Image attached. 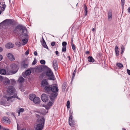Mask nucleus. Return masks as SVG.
<instances>
[{"label": "nucleus", "mask_w": 130, "mask_h": 130, "mask_svg": "<svg viewBox=\"0 0 130 130\" xmlns=\"http://www.w3.org/2000/svg\"><path fill=\"white\" fill-rule=\"evenodd\" d=\"M7 92L8 94L12 95L15 93V90L13 86H10L8 88Z\"/></svg>", "instance_id": "obj_8"}, {"label": "nucleus", "mask_w": 130, "mask_h": 130, "mask_svg": "<svg viewBox=\"0 0 130 130\" xmlns=\"http://www.w3.org/2000/svg\"><path fill=\"white\" fill-rule=\"evenodd\" d=\"M33 102L35 104H39L40 102V99L38 97H36L34 99Z\"/></svg>", "instance_id": "obj_19"}, {"label": "nucleus", "mask_w": 130, "mask_h": 130, "mask_svg": "<svg viewBox=\"0 0 130 130\" xmlns=\"http://www.w3.org/2000/svg\"><path fill=\"white\" fill-rule=\"evenodd\" d=\"M76 70H75L74 71L73 74H72V81L73 80L74 78V77L75 75V74L76 72Z\"/></svg>", "instance_id": "obj_29"}, {"label": "nucleus", "mask_w": 130, "mask_h": 130, "mask_svg": "<svg viewBox=\"0 0 130 130\" xmlns=\"http://www.w3.org/2000/svg\"><path fill=\"white\" fill-rule=\"evenodd\" d=\"M14 44L10 43H7L6 45V47L8 48H12L14 47Z\"/></svg>", "instance_id": "obj_18"}, {"label": "nucleus", "mask_w": 130, "mask_h": 130, "mask_svg": "<svg viewBox=\"0 0 130 130\" xmlns=\"http://www.w3.org/2000/svg\"><path fill=\"white\" fill-rule=\"evenodd\" d=\"M3 59V56L2 55H0V61H1Z\"/></svg>", "instance_id": "obj_50"}, {"label": "nucleus", "mask_w": 130, "mask_h": 130, "mask_svg": "<svg viewBox=\"0 0 130 130\" xmlns=\"http://www.w3.org/2000/svg\"><path fill=\"white\" fill-rule=\"evenodd\" d=\"M117 65L119 68H122L123 67V64L121 63H117Z\"/></svg>", "instance_id": "obj_33"}, {"label": "nucleus", "mask_w": 130, "mask_h": 130, "mask_svg": "<svg viewBox=\"0 0 130 130\" xmlns=\"http://www.w3.org/2000/svg\"><path fill=\"white\" fill-rule=\"evenodd\" d=\"M52 104H53L52 102L51 101H50V102H49L47 103V105L48 106L50 107L52 105Z\"/></svg>", "instance_id": "obj_41"}, {"label": "nucleus", "mask_w": 130, "mask_h": 130, "mask_svg": "<svg viewBox=\"0 0 130 130\" xmlns=\"http://www.w3.org/2000/svg\"><path fill=\"white\" fill-rule=\"evenodd\" d=\"M88 60L90 62H93L94 61V60L91 56H89L88 58Z\"/></svg>", "instance_id": "obj_24"}, {"label": "nucleus", "mask_w": 130, "mask_h": 130, "mask_svg": "<svg viewBox=\"0 0 130 130\" xmlns=\"http://www.w3.org/2000/svg\"><path fill=\"white\" fill-rule=\"evenodd\" d=\"M52 63L53 67L55 70L56 71L58 69V67L57 60L55 59L53 60V61Z\"/></svg>", "instance_id": "obj_14"}, {"label": "nucleus", "mask_w": 130, "mask_h": 130, "mask_svg": "<svg viewBox=\"0 0 130 130\" xmlns=\"http://www.w3.org/2000/svg\"><path fill=\"white\" fill-rule=\"evenodd\" d=\"M36 63V62L35 61V60H34V61L32 62V65H34V64H35Z\"/></svg>", "instance_id": "obj_47"}, {"label": "nucleus", "mask_w": 130, "mask_h": 130, "mask_svg": "<svg viewBox=\"0 0 130 130\" xmlns=\"http://www.w3.org/2000/svg\"><path fill=\"white\" fill-rule=\"evenodd\" d=\"M127 72L129 75H130V70L128 69H127Z\"/></svg>", "instance_id": "obj_46"}, {"label": "nucleus", "mask_w": 130, "mask_h": 130, "mask_svg": "<svg viewBox=\"0 0 130 130\" xmlns=\"http://www.w3.org/2000/svg\"><path fill=\"white\" fill-rule=\"evenodd\" d=\"M29 51L28 50H27L25 52V54L26 55H27L29 54Z\"/></svg>", "instance_id": "obj_45"}, {"label": "nucleus", "mask_w": 130, "mask_h": 130, "mask_svg": "<svg viewBox=\"0 0 130 130\" xmlns=\"http://www.w3.org/2000/svg\"><path fill=\"white\" fill-rule=\"evenodd\" d=\"M27 61V60H23L22 62L23 63V66L24 68H26L28 66V63L26 61Z\"/></svg>", "instance_id": "obj_20"}, {"label": "nucleus", "mask_w": 130, "mask_h": 130, "mask_svg": "<svg viewBox=\"0 0 130 130\" xmlns=\"http://www.w3.org/2000/svg\"><path fill=\"white\" fill-rule=\"evenodd\" d=\"M3 130H9L8 129L6 128L5 127L3 128Z\"/></svg>", "instance_id": "obj_51"}, {"label": "nucleus", "mask_w": 130, "mask_h": 130, "mask_svg": "<svg viewBox=\"0 0 130 130\" xmlns=\"http://www.w3.org/2000/svg\"><path fill=\"white\" fill-rule=\"evenodd\" d=\"M45 119L43 117L41 118L38 124L35 127L36 130H42L44 125Z\"/></svg>", "instance_id": "obj_3"}, {"label": "nucleus", "mask_w": 130, "mask_h": 130, "mask_svg": "<svg viewBox=\"0 0 130 130\" xmlns=\"http://www.w3.org/2000/svg\"><path fill=\"white\" fill-rule=\"evenodd\" d=\"M122 129V130H126V129L124 128H123Z\"/></svg>", "instance_id": "obj_60"}, {"label": "nucleus", "mask_w": 130, "mask_h": 130, "mask_svg": "<svg viewBox=\"0 0 130 130\" xmlns=\"http://www.w3.org/2000/svg\"><path fill=\"white\" fill-rule=\"evenodd\" d=\"M35 95L34 94H30L29 96V99L31 101H34V99L35 98Z\"/></svg>", "instance_id": "obj_22"}, {"label": "nucleus", "mask_w": 130, "mask_h": 130, "mask_svg": "<svg viewBox=\"0 0 130 130\" xmlns=\"http://www.w3.org/2000/svg\"><path fill=\"white\" fill-rule=\"evenodd\" d=\"M0 74L3 75H9L10 73L5 69H2L0 70Z\"/></svg>", "instance_id": "obj_11"}, {"label": "nucleus", "mask_w": 130, "mask_h": 130, "mask_svg": "<svg viewBox=\"0 0 130 130\" xmlns=\"http://www.w3.org/2000/svg\"><path fill=\"white\" fill-rule=\"evenodd\" d=\"M22 130H26L25 129H22Z\"/></svg>", "instance_id": "obj_64"}, {"label": "nucleus", "mask_w": 130, "mask_h": 130, "mask_svg": "<svg viewBox=\"0 0 130 130\" xmlns=\"http://www.w3.org/2000/svg\"><path fill=\"white\" fill-rule=\"evenodd\" d=\"M7 56L8 58L11 61H13L15 60L14 57L11 53H8L7 54Z\"/></svg>", "instance_id": "obj_15"}, {"label": "nucleus", "mask_w": 130, "mask_h": 130, "mask_svg": "<svg viewBox=\"0 0 130 130\" xmlns=\"http://www.w3.org/2000/svg\"><path fill=\"white\" fill-rule=\"evenodd\" d=\"M127 11H128V12H129V13H130V7H129L128 10H127Z\"/></svg>", "instance_id": "obj_52"}, {"label": "nucleus", "mask_w": 130, "mask_h": 130, "mask_svg": "<svg viewBox=\"0 0 130 130\" xmlns=\"http://www.w3.org/2000/svg\"><path fill=\"white\" fill-rule=\"evenodd\" d=\"M3 51V49L1 47H0V52Z\"/></svg>", "instance_id": "obj_53"}, {"label": "nucleus", "mask_w": 130, "mask_h": 130, "mask_svg": "<svg viewBox=\"0 0 130 130\" xmlns=\"http://www.w3.org/2000/svg\"><path fill=\"white\" fill-rule=\"evenodd\" d=\"M46 74L48 77V79L51 80H54V76L52 71L51 70H48L46 73Z\"/></svg>", "instance_id": "obj_6"}, {"label": "nucleus", "mask_w": 130, "mask_h": 130, "mask_svg": "<svg viewBox=\"0 0 130 130\" xmlns=\"http://www.w3.org/2000/svg\"><path fill=\"white\" fill-rule=\"evenodd\" d=\"M66 51V46H63L62 49V52H65Z\"/></svg>", "instance_id": "obj_36"}, {"label": "nucleus", "mask_w": 130, "mask_h": 130, "mask_svg": "<svg viewBox=\"0 0 130 130\" xmlns=\"http://www.w3.org/2000/svg\"><path fill=\"white\" fill-rule=\"evenodd\" d=\"M42 41H45L43 37H42Z\"/></svg>", "instance_id": "obj_59"}, {"label": "nucleus", "mask_w": 130, "mask_h": 130, "mask_svg": "<svg viewBox=\"0 0 130 130\" xmlns=\"http://www.w3.org/2000/svg\"><path fill=\"white\" fill-rule=\"evenodd\" d=\"M55 42H52L51 43V45L52 46H53L55 45Z\"/></svg>", "instance_id": "obj_44"}, {"label": "nucleus", "mask_w": 130, "mask_h": 130, "mask_svg": "<svg viewBox=\"0 0 130 130\" xmlns=\"http://www.w3.org/2000/svg\"><path fill=\"white\" fill-rule=\"evenodd\" d=\"M34 54L36 56H37V52L36 51H35L34 52Z\"/></svg>", "instance_id": "obj_48"}, {"label": "nucleus", "mask_w": 130, "mask_h": 130, "mask_svg": "<svg viewBox=\"0 0 130 130\" xmlns=\"http://www.w3.org/2000/svg\"><path fill=\"white\" fill-rule=\"evenodd\" d=\"M71 45L72 47V48L73 50H74L75 49V47L73 43H71Z\"/></svg>", "instance_id": "obj_40"}, {"label": "nucleus", "mask_w": 130, "mask_h": 130, "mask_svg": "<svg viewBox=\"0 0 130 130\" xmlns=\"http://www.w3.org/2000/svg\"><path fill=\"white\" fill-rule=\"evenodd\" d=\"M13 32L20 35L19 38L20 40H22L23 42L22 44L23 45L27 43V40L26 39H23L24 38V36L27 37L28 36L27 33V30L25 27L21 25H18L13 29Z\"/></svg>", "instance_id": "obj_1"}, {"label": "nucleus", "mask_w": 130, "mask_h": 130, "mask_svg": "<svg viewBox=\"0 0 130 130\" xmlns=\"http://www.w3.org/2000/svg\"><path fill=\"white\" fill-rule=\"evenodd\" d=\"M16 98L19 100H20V99L18 97L16 94H14L13 96L8 97L7 98V101L10 102H12L13 101V100L12 99L13 98Z\"/></svg>", "instance_id": "obj_10"}, {"label": "nucleus", "mask_w": 130, "mask_h": 130, "mask_svg": "<svg viewBox=\"0 0 130 130\" xmlns=\"http://www.w3.org/2000/svg\"><path fill=\"white\" fill-rule=\"evenodd\" d=\"M115 51L116 54L117 56L119 54V51H118V48L117 46H116L115 47Z\"/></svg>", "instance_id": "obj_26"}, {"label": "nucleus", "mask_w": 130, "mask_h": 130, "mask_svg": "<svg viewBox=\"0 0 130 130\" xmlns=\"http://www.w3.org/2000/svg\"><path fill=\"white\" fill-rule=\"evenodd\" d=\"M89 53V52L88 51H87L86 52V54H88Z\"/></svg>", "instance_id": "obj_56"}, {"label": "nucleus", "mask_w": 130, "mask_h": 130, "mask_svg": "<svg viewBox=\"0 0 130 130\" xmlns=\"http://www.w3.org/2000/svg\"><path fill=\"white\" fill-rule=\"evenodd\" d=\"M12 23V21L11 19H7L0 23V26L5 29L8 27L9 25Z\"/></svg>", "instance_id": "obj_4"}, {"label": "nucleus", "mask_w": 130, "mask_h": 130, "mask_svg": "<svg viewBox=\"0 0 130 130\" xmlns=\"http://www.w3.org/2000/svg\"><path fill=\"white\" fill-rule=\"evenodd\" d=\"M1 125H0V129L1 128Z\"/></svg>", "instance_id": "obj_61"}, {"label": "nucleus", "mask_w": 130, "mask_h": 130, "mask_svg": "<svg viewBox=\"0 0 130 130\" xmlns=\"http://www.w3.org/2000/svg\"><path fill=\"white\" fill-rule=\"evenodd\" d=\"M84 14L85 16H86L87 13V8L85 4H84Z\"/></svg>", "instance_id": "obj_23"}, {"label": "nucleus", "mask_w": 130, "mask_h": 130, "mask_svg": "<svg viewBox=\"0 0 130 130\" xmlns=\"http://www.w3.org/2000/svg\"><path fill=\"white\" fill-rule=\"evenodd\" d=\"M77 4H78V3H77L76 4V6H77Z\"/></svg>", "instance_id": "obj_63"}, {"label": "nucleus", "mask_w": 130, "mask_h": 130, "mask_svg": "<svg viewBox=\"0 0 130 130\" xmlns=\"http://www.w3.org/2000/svg\"><path fill=\"white\" fill-rule=\"evenodd\" d=\"M2 78V76H1L0 75V79H1Z\"/></svg>", "instance_id": "obj_57"}, {"label": "nucleus", "mask_w": 130, "mask_h": 130, "mask_svg": "<svg viewBox=\"0 0 130 130\" xmlns=\"http://www.w3.org/2000/svg\"><path fill=\"white\" fill-rule=\"evenodd\" d=\"M16 45L18 46L19 47L21 45V43L20 42L17 41L15 43Z\"/></svg>", "instance_id": "obj_32"}, {"label": "nucleus", "mask_w": 130, "mask_h": 130, "mask_svg": "<svg viewBox=\"0 0 130 130\" xmlns=\"http://www.w3.org/2000/svg\"><path fill=\"white\" fill-rule=\"evenodd\" d=\"M68 58H69V60H70V56H69L68 57Z\"/></svg>", "instance_id": "obj_55"}, {"label": "nucleus", "mask_w": 130, "mask_h": 130, "mask_svg": "<svg viewBox=\"0 0 130 130\" xmlns=\"http://www.w3.org/2000/svg\"><path fill=\"white\" fill-rule=\"evenodd\" d=\"M3 85L5 86L9 85L10 83L9 79L7 78H3Z\"/></svg>", "instance_id": "obj_12"}, {"label": "nucleus", "mask_w": 130, "mask_h": 130, "mask_svg": "<svg viewBox=\"0 0 130 130\" xmlns=\"http://www.w3.org/2000/svg\"><path fill=\"white\" fill-rule=\"evenodd\" d=\"M70 102L69 101H67V103L66 106L68 108H70Z\"/></svg>", "instance_id": "obj_35"}, {"label": "nucleus", "mask_w": 130, "mask_h": 130, "mask_svg": "<svg viewBox=\"0 0 130 130\" xmlns=\"http://www.w3.org/2000/svg\"><path fill=\"white\" fill-rule=\"evenodd\" d=\"M43 106L45 107L46 109H48L50 108V107L49 106H48L47 105H45V106Z\"/></svg>", "instance_id": "obj_43"}, {"label": "nucleus", "mask_w": 130, "mask_h": 130, "mask_svg": "<svg viewBox=\"0 0 130 130\" xmlns=\"http://www.w3.org/2000/svg\"><path fill=\"white\" fill-rule=\"evenodd\" d=\"M121 1V6L122 9H123L124 8V1Z\"/></svg>", "instance_id": "obj_34"}, {"label": "nucleus", "mask_w": 130, "mask_h": 130, "mask_svg": "<svg viewBox=\"0 0 130 130\" xmlns=\"http://www.w3.org/2000/svg\"><path fill=\"white\" fill-rule=\"evenodd\" d=\"M108 20L109 21H110L112 19V14L111 11H109L108 12Z\"/></svg>", "instance_id": "obj_17"}, {"label": "nucleus", "mask_w": 130, "mask_h": 130, "mask_svg": "<svg viewBox=\"0 0 130 130\" xmlns=\"http://www.w3.org/2000/svg\"><path fill=\"white\" fill-rule=\"evenodd\" d=\"M41 42L42 43V45L44 47L46 48L47 49H48V47L47 46V45H46V43L45 41H44L42 42L41 41Z\"/></svg>", "instance_id": "obj_28"}, {"label": "nucleus", "mask_w": 130, "mask_h": 130, "mask_svg": "<svg viewBox=\"0 0 130 130\" xmlns=\"http://www.w3.org/2000/svg\"><path fill=\"white\" fill-rule=\"evenodd\" d=\"M71 43H73V39L72 38H71Z\"/></svg>", "instance_id": "obj_54"}, {"label": "nucleus", "mask_w": 130, "mask_h": 130, "mask_svg": "<svg viewBox=\"0 0 130 130\" xmlns=\"http://www.w3.org/2000/svg\"><path fill=\"white\" fill-rule=\"evenodd\" d=\"M121 53L122 54L124 51L125 50V48L123 45L122 46H121Z\"/></svg>", "instance_id": "obj_37"}, {"label": "nucleus", "mask_w": 130, "mask_h": 130, "mask_svg": "<svg viewBox=\"0 0 130 130\" xmlns=\"http://www.w3.org/2000/svg\"><path fill=\"white\" fill-rule=\"evenodd\" d=\"M31 73V71L30 70H26L25 73V74L26 75H29Z\"/></svg>", "instance_id": "obj_30"}, {"label": "nucleus", "mask_w": 130, "mask_h": 130, "mask_svg": "<svg viewBox=\"0 0 130 130\" xmlns=\"http://www.w3.org/2000/svg\"><path fill=\"white\" fill-rule=\"evenodd\" d=\"M10 1H10V0L9 1V2L10 3Z\"/></svg>", "instance_id": "obj_62"}, {"label": "nucleus", "mask_w": 130, "mask_h": 130, "mask_svg": "<svg viewBox=\"0 0 130 130\" xmlns=\"http://www.w3.org/2000/svg\"><path fill=\"white\" fill-rule=\"evenodd\" d=\"M40 63L42 64H44L45 63V61L44 60H41L40 61Z\"/></svg>", "instance_id": "obj_38"}, {"label": "nucleus", "mask_w": 130, "mask_h": 130, "mask_svg": "<svg viewBox=\"0 0 130 130\" xmlns=\"http://www.w3.org/2000/svg\"><path fill=\"white\" fill-rule=\"evenodd\" d=\"M67 44V43L66 42H63L62 43V45L63 46H66V45Z\"/></svg>", "instance_id": "obj_39"}, {"label": "nucleus", "mask_w": 130, "mask_h": 130, "mask_svg": "<svg viewBox=\"0 0 130 130\" xmlns=\"http://www.w3.org/2000/svg\"><path fill=\"white\" fill-rule=\"evenodd\" d=\"M42 100L44 102H46L48 100V97L47 95L45 94H42L41 97Z\"/></svg>", "instance_id": "obj_9"}, {"label": "nucleus", "mask_w": 130, "mask_h": 130, "mask_svg": "<svg viewBox=\"0 0 130 130\" xmlns=\"http://www.w3.org/2000/svg\"><path fill=\"white\" fill-rule=\"evenodd\" d=\"M92 31H94V28H93L92 29Z\"/></svg>", "instance_id": "obj_58"}, {"label": "nucleus", "mask_w": 130, "mask_h": 130, "mask_svg": "<svg viewBox=\"0 0 130 130\" xmlns=\"http://www.w3.org/2000/svg\"><path fill=\"white\" fill-rule=\"evenodd\" d=\"M56 54L57 55V56H59V55L58 54H59V52L58 51H56L55 52Z\"/></svg>", "instance_id": "obj_49"}, {"label": "nucleus", "mask_w": 130, "mask_h": 130, "mask_svg": "<svg viewBox=\"0 0 130 130\" xmlns=\"http://www.w3.org/2000/svg\"><path fill=\"white\" fill-rule=\"evenodd\" d=\"M24 111V108L20 107H19L17 109L16 112L18 113V116H20V113L23 112Z\"/></svg>", "instance_id": "obj_16"}, {"label": "nucleus", "mask_w": 130, "mask_h": 130, "mask_svg": "<svg viewBox=\"0 0 130 130\" xmlns=\"http://www.w3.org/2000/svg\"><path fill=\"white\" fill-rule=\"evenodd\" d=\"M45 90L48 93L51 100H53L57 96L59 89L56 85H52L45 87Z\"/></svg>", "instance_id": "obj_2"}, {"label": "nucleus", "mask_w": 130, "mask_h": 130, "mask_svg": "<svg viewBox=\"0 0 130 130\" xmlns=\"http://www.w3.org/2000/svg\"><path fill=\"white\" fill-rule=\"evenodd\" d=\"M48 85V83L46 80L44 79L41 82V86L42 87H44V89L45 87H48V86H47Z\"/></svg>", "instance_id": "obj_13"}, {"label": "nucleus", "mask_w": 130, "mask_h": 130, "mask_svg": "<svg viewBox=\"0 0 130 130\" xmlns=\"http://www.w3.org/2000/svg\"><path fill=\"white\" fill-rule=\"evenodd\" d=\"M10 80H11V83L12 84H14L15 83V81L14 79H10Z\"/></svg>", "instance_id": "obj_42"}, {"label": "nucleus", "mask_w": 130, "mask_h": 130, "mask_svg": "<svg viewBox=\"0 0 130 130\" xmlns=\"http://www.w3.org/2000/svg\"><path fill=\"white\" fill-rule=\"evenodd\" d=\"M67 84L66 83H64L62 86V89L63 91H64L67 86Z\"/></svg>", "instance_id": "obj_27"}, {"label": "nucleus", "mask_w": 130, "mask_h": 130, "mask_svg": "<svg viewBox=\"0 0 130 130\" xmlns=\"http://www.w3.org/2000/svg\"><path fill=\"white\" fill-rule=\"evenodd\" d=\"M10 67L12 69V72L13 74L16 73L19 69V67L17 65L14 63L12 64Z\"/></svg>", "instance_id": "obj_7"}, {"label": "nucleus", "mask_w": 130, "mask_h": 130, "mask_svg": "<svg viewBox=\"0 0 130 130\" xmlns=\"http://www.w3.org/2000/svg\"><path fill=\"white\" fill-rule=\"evenodd\" d=\"M3 120L4 121L7 123H10V121L9 120L8 117H4L3 118Z\"/></svg>", "instance_id": "obj_21"}, {"label": "nucleus", "mask_w": 130, "mask_h": 130, "mask_svg": "<svg viewBox=\"0 0 130 130\" xmlns=\"http://www.w3.org/2000/svg\"><path fill=\"white\" fill-rule=\"evenodd\" d=\"M24 79L22 77H20L18 80V82L20 83H22L24 82Z\"/></svg>", "instance_id": "obj_25"}, {"label": "nucleus", "mask_w": 130, "mask_h": 130, "mask_svg": "<svg viewBox=\"0 0 130 130\" xmlns=\"http://www.w3.org/2000/svg\"><path fill=\"white\" fill-rule=\"evenodd\" d=\"M0 104H1L4 105V106H8L9 105V104H7L5 103V102H3V101H1L0 102Z\"/></svg>", "instance_id": "obj_31"}, {"label": "nucleus", "mask_w": 130, "mask_h": 130, "mask_svg": "<svg viewBox=\"0 0 130 130\" xmlns=\"http://www.w3.org/2000/svg\"><path fill=\"white\" fill-rule=\"evenodd\" d=\"M73 115V113L70 110L69 115L70 117L69 119V125L71 126H73L74 124V122L72 116Z\"/></svg>", "instance_id": "obj_5"}]
</instances>
